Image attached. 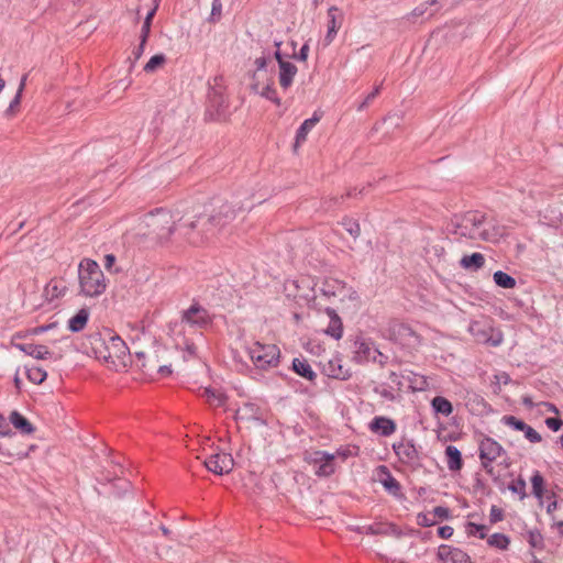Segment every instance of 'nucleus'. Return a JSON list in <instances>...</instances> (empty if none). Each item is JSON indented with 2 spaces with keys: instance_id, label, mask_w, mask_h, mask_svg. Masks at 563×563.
Instances as JSON below:
<instances>
[{
  "instance_id": "a18cd8bd",
  "label": "nucleus",
  "mask_w": 563,
  "mask_h": 563,
  "mask_svg": "<svg viewBox=\"0 0 563 563\" xmlns=\"http://www.w3.org/2000/svg\"><path fill=\"white\" fill-rule=\"evenodd\" d=\"M166 63V57L164 54H156L150 58V60L144 66V71L150 74L154 73L157 68L162 67Z\"/></svg>"
},
{
  "instance_id": "7c9ffc66",
  "label": "nucleus",
  "mask_w": 563,
  "mask_h": 563,
  "mask_svg": "<svg viewBox=\"0 0 563 563\" xmlns=\"http://www.w3.org/2000/svg\"><path fill=\"white\" fill-rule=\"evenodd\" d=\"M89 319V311L86 308L80 309L74 317L68 320L69 331L77 333L84 330Z\"/></svg>"
},
{
  "instance_id": "f3484780",
  "label": "nucleus",
  "mask_w": 563,
  "mask_h": 563,
  "mask_svg": "<svg viewBox=\"0 0 563 563\" xmlns=\"http://www.w3.org/2000/svg\"><path fill=\"white\" fill-rule=\"evenodd\" d=\"M376 350V347L373 346V343L364 338H356L354 341V356L353 360L356 363H366L372 361L373 358V351Z\"/></svg>"
},
{
  "instance_id": "412c9836",
  "label": "nucleus",
  "mask_w": 563,
  "mask_h": 563,
  "mask_svg": "<svg viewBox=\"0 0 563 563\" xmlns=\"http://www.w3.org/2000/svg\"><path fill=\"white\" fill-rule=\"evenodd\" d=\"M328 32L325 41L331 43L342 25L343 14L336 7H330L328 10Z\"/></svg>"
},
{
  "instance_id": "bb28decb",
  "label": "nucleus",
  "mask_w": 563,
  "mask_h": 563,
  "mask_svg": "<svg viewBox=\"0 0 563 563\" xmlns=\"http://www.w3.org/2000/svg\"><path fill=\"white\" fill-rule=\"evenodd\" d=\"M321 117L314 112L313 115L307 120H305L296 133L294 150L297 148L307 140L308 133L314 128V125L320 121Z\"/></svg>"
},
{
  "instance_id": "0eeeda50",
  "label": "nucleus",
  "mask_w": 563,
  "mask_h": 563,
  "mask_svg": "<svg viewBox=\"0 0 563 563\" xmlns=\"http://www.w3.org/2000/svg\"><path fill=\"white\" fill-rule=\"evenodd\" d=\"M388 339L407 350H413L420 345V336L406 323L393 321L389 323Z\"/></svg>"
},
{
  "instance_id": "cd10ccee",
  "label": "nucleus",
  "mask_w": 563,
  "mask_h": 563,
  "mask_svg": "<svg viewBox=\"0 0 563 563\" xmlns=\"http://www.w3.org/2000/svg\"><path fill=\"white\" fill-rule=\"evenodd\" d=\"M9 423L22 434H32L35 431L34 426L16 410L9 415Z\"/></svg>"
},
{
  "instance_id": "8fccbe9b",
  "label": "nucleus",
  "mask_w": 563,
  "mask_h": 563,
  "mask_svg": "<svg viewBox=\"0 0 563 563\" xmlns=\"http://www.w3.org/2000/svg\"><path fill=\"white\" fill-rule=\"evenodd\" d=\"M261 96L273 101L277 106H280L282 103L280 99L277 96L276 89L271 85H267L263 88V90L261 91Z\"/></svg>"
},
{
  "instance_id": "69168bd1",
  "label": "nucleus",
  "mask_w": 563,
  "mask_h": 563,
  "mask_svg": "<svg viewBox=\"0 0 563 563\" xmlns=\"http://www.w3.org/2000/svg\"><path fill=\"white\" fill-rule=\"evenodd\" d=\"M309 45L305 43L298 54H294V58L300 62H306L308 58Z\"/></svg>"
},
{
  "instance_id": "20e7f679",
  "label": "nucleus",
  "mask_w": 563,
  "mask_h": 563,
  "mask_svg": "<svg viewBox=\"0 0 563 563\" xmlns=\"http://www.w3.org/2000/svg\"><path fill=\"white\" fill-rule=\"evenodd\" d=\"M90 342L96 357L113 365L123 358L128 351L125 342L110 331L107 332L106 338H102L100 333L90 335Z\"/></svg>"
},
{
  "instance_id": "bf43d9fd",
  "label": "nucleus",
  "mask_w": 563,
  "mask_h": 563,
  "mask_svg": "<svg viewBox=\"0 0 563 563\" xmlns=\"http://www.w3.org/2000/svg\"><path fill=\"white\" fill-rule=\"evenodd\" d=\"M373 362H377L380 367H384L388 362V356L383 354L378 349L373 351Z\"/></svg>"
},
{
  "instance_id": "0e129e2a",
  "label": "nucleus",
  "mask_w": 563,
  "mask_h": 563,
  "mask_svg": "<svg viewBox=\"0 0 563 563\" xmlns=\"http://www.w3.org/2000/svg\"><path fill=\"white\" fill-rule=\"evenodd\" d=\"M11 433L8 420L0 415V437L10 435Z\"/></svg>"
},
{
  "instance_id": "7ed1b4c3",
  "label": "nucleus",
  "mask_w": 563,
  "mask_h": 563,
  "mask_svg": "<svg viewBox=\"0 0 563 563\" xmlns=\"http://www.w3.org/2000/svg\"><path fill=\"white\" fill-rule=\"evenodd\" d=\"M146 231L144 235L155 240L159 244H176V232L178 231V219L167 209H155L143 218Z\"/></svg>"
},
{
  "instance_id": "c756f323",
  "label": "nucleus",
  "mask_w": 563,
  "mask_h": 563,
  "mask_svg": "<svg viewBox=\"0 0 563 563\" xmlns=\"http://www.w3.org/2000/svg\"><path fill=\"white\" fill-rule=\"evenodd\" d=\"M448 468L452 472L460 471L463 467V460L460 450L454 445L445 448Z\"/></svg>"
},
{
  "instance_id": "5701e85b",
  "label": "nucleus",
  "mask_w": 563,
  "mask_h": 563,
  "mask_svg": "<svg viewBox=\"0 0 563 563\" xmlns=\"http://www.w3.org/2000/svg\"><path fill=\"white\" fill-rule=\"evenodd\" d=\"M235 419L263 421V412L257 405L245 402L235 411Z\"/></svg>"
},
{
  "instance_id": "5fc2aeb1",
  "label": "nucleus",
  "mask_w": 563,
  "mask_h": 563,
  "mask_svg": "<svg viewBox=\"0 0 563 563\" xmlns=\"http://www.w3.org/2000/svg\"><path fill=\"white\" fill-rule=\"evenodd\" d=\"M380 88L382 85L376 86L374 90L371 93H368L364 101L360 104L358 110H363L364 108H366L380 92Z\"/></svg>"
},
{
  "instance_id": "f704fd0d",
  "label": "nucleus",
  "mask_w": 563,
  "mask_h": 563,
  "mask_svg": "<svg viewBox=\"0 0 563 563\" xmlns=\"http://www.w3.org/2000/svg\"><path fill=\"white\" fill-rule=\"evenodd\" d=\"M26 79H27V75L25 74L22 76V78L20 80V85H19L18 91H16L14 98L11 100L8 109L4 112L7 117H12L15 113L18 107L20 106L22 92L26 85Z\"/></svg>"
},
{
  "instance_id": "09e8293b",
  "label": "nucleus",
  "mask_w": 563,
  "mask_h": 563,
  "mask_svg": "<svg viewBox=\"0 0 563 563\" xmlns=\"http://www.w3.org/2000/svg\"><path fill=\"white\" fill-rule=\"evenodd\" d=\"M487 527L475 522H467L466 532L470 536H477L479 539H485L487 533Z\"/></svg>"
},
{
  "instance_id": "39448f33",
  "label": "nucleus",
  "mask_w": 563,
  "mask_h": 563,
  "mask_svg": "<svg viewBox=\"0 0 563 563\" xmlns=\"http://www.w3.org/2000/svg\"><path fill=\"white\" fill-rule=\"evenodd\" d=\"M78 277L81 292L87 297L100 296L106 290L104 275L92 260H84L79 264Z\"/></svg>"
},
{
  "instance_id": "f257e3e1",
  "label": "nucleus",
  "mask_w": 563,
  "mask_h": 563,
  "mask_svg": "<svg viewBox=\"0 0 563 563\" xmlns=\"http://www.w3.org/2000/svg\"><path fill=\"white\" fill-rule=\"evenodd\" d=\"M448 233L456 241L465 238L490 243L499 242L507 234L505 225L481 211L455 216L448 225Z\"/></svg>"
},
{
  "instance_id": "a878e982",
  "label": "nucleus",
  "mask_w": 563,
  "mask_h": 563,
  "mask_svg": "<svg viewBox=\"0 0 563 563\" xmlns=\"http://www.w3.org/2000/svg\"><path fill=\"white\" fill-rule=\"evenodd\" d=\"M297 66L290 62H280L278 80L283 89H288L294 81L297 74Z\"/></svg>"
},
{
  "instance_id": "49530a36",
  "label": "nucleus",
  "mask_w": 563,
  "mask_h": 563,
  "mask_svg": "<svg viewBox=\"0 0 563 563\" xmlns=\"http://www.w3.org/2000/svg\"><path fill=\"white\" fill-rule=\"evenodd\" d=\"M341 224L354 239H357L360 236L361 227L356 220L351 218H344Z\"/></svg>"
},
{
  "instance_id": "e433bc0d",
  "label": "nucleus",
  "mask_w": 563,
  "mask_h": 563,
  "mask_svg": "<svg viewBox=\"0 0 563 563\" xmlns=\"http://www.w3.org/2000/svg\"><path fill=\"white\" fill-rule=\"evenodd\" d=\"M158 1L159 0H154V2H155L154 7L152 10L148 11V13L146 14L145 20L143 22V25L141 29V35H140V41H142L143 43H146L147 38L150 36L152 20L156 13L157 8H158Z\"/></svg>"
},
{
  "instance_id": "72a5a7b5",
  "label": "nucleus",
  "mask_w": 563,
  "mask_h": 563,
  "mask_svg": "<svg viewBox=\"0 0 563 563\" xmlns=\"http://www.w3.org/2000/svg\"><path fill=\"white\" fill-rule=\"evenodd\" d=\"M431 406L435 413H441L445 417L450 416L453 412L452 404L442 396H437L431 400Z\"/></svg>"
},
{
  "instance_id": "f03ea898",
  "label": "nucleus",
  "mask_w": 563,
  "mask_h": 563,
  "mask_svg": "<svg viewBox=\"0 0 563 563\" xmlns=\"http://www.w3.org/2000/svg\"><path fill=\"white\" fill-rule=\"evenodd\" d=\"M216 236V229L208 223L207 214L184 216L178 219L176 244L201 246Z\"/></svg>"
},
{
  "instance_id": "052dcab7",
  "label": "nucleus",
  "mask_w": 563,
  "mask_h": 563,
  "mask_svg": "<svg viewBox=\"0 0 563 563\" xmlns=\"http://www.w3.org/2000/svg\"><path fill=\"white\" fill-rule=\"evenodd\" d=\"M529 543L533 548H538L542 543V536L539 531H529Z\"/></svg>"
},
{
  "instance_id": "4468645a",
  "label": "nucleus",
  "mask_w": 563,
  "mask_h": 563,
  "mask_svg": "<svg viewBox=\"0 0 563 563\" xmlns=\"http://www.w3.org/2000/svg\"><path fill=\"white\" fill-rule=\"evenodd\" d=\"M481 462H494L506 455L504 448L493 438L485 437L478 446Z\"/></svg>"
},
{
  "instance_id": "dca6fc26",
  "label": "nucleus",
  "mask_w": 563,
  "mask_h": 563,
  "mask_svg": "<svg viewBox=\"0 0 563 563\" xmlns=\"http://www.w3.org/2000/svg\"><path fill=\"white\" fill-rule=\"evenodd\" d=\"M503 422L517 431H522L526 439L531 443H538L542 440L539 432L515 416H504Z\"/></svg>"
},
{
  "instance_id": "6ab92c4d",
  "label": "nucleus",
  "mask_w": 563,
  "mask_h": 563,
  "mask_svg": "<svg viewBox=\"0 0 563 563\" xmlns=\"http://www.w3.org/2000/svg\"><path fill=\"white\" fill-rule=\"evenodd\" d=\"M379 482L384 488L395 497L401 496V486L399 482L391 475L387 466L380 465L379 468Z\"/></svg>"
},
{
  "instance_id": "2f4dec72",
  "label": "nucleus",
  "mask_w": 563,
  "mask_h": 563,
  "mask_svg": "<svg viewBox=\"0 0 563 563\" xmlns=\"http://www.w3.org/2000/svg\"><path fill=\"white\" fill-rule=\"evenodd\" d=\"M484 264H485V257L481 253H473L471 255H464L460 261V265L464 269H470V271H477V269L482 268L484 266Z\"/></svg>"
},
{
  "instance_id": "9b49d317",
  "label": "nucleus",
  "mask_w": 563,
  "mask_h": 563,
  "mask_svg": "<svg viewBox=\"0 0 563 563\" xmlns=\"http://www.w3.org/2000/svg\"><path fill=\"white\" fill-rule=\"evenodd\" d=\"M203 464L213 474L223 475L229 474L233 470L234 460L229 453L218 452L206 459Z\"/></svg>"
},
{
  "instance_id": "6e6552de",
  "label": "nucleus",
  "mask_w": 563,
  "mask_h": 563,
  "mask_svg": "<svg viewBox=\"0 0 563 563\" xmlns=\"http://www.w3.org/2000/svg\"><path fill=\"white\" fill-rule=\"evenodd\" d=\"M321 292L328 298L340 297L342 301L344 298L351 301H357L360 298L354 289L347 287L344 282L334 278H328L323 282Z\"/></svg>"
},
{
  "instance_id": "393cba45",
  "label": "nucleus",
  "mask_w": 563,
  "mask_h": 563,
  "mask_svg": "<svg viewBox=\"0 0 563 563\" xmlns=\"http://www.w3.org/2000/svg\"><path fill=\"white\" fill-rule=\"evenodd\" d=\"M325 313L330 319L329 325L325 329V333L335 340H339L343 335V323L335 309L325 308Z\"/></svg>"
},
{
  "instance_id": "e2e57ef3",
  "label": "nucleus",
  "mask_w": 563,
  "mask_h": 563,
  "mask_svg": "<svg viewBox=\"0 0 563 563\" xmlns=\"http://www.w3.org/2000/svg\"><path fill=\"white\" fill-rule=\"evenodd\" d=\"M433 515L440 519H448L450 517V509L442 506L433 508Z\"/></svg>"
},
{
  "instance_id": "a211bd4d",
  "label": "nucleus",
  "mask_w": 563,
  "mask_h": 563,
  "mask_svg": "<svg viewBox=\"0 0 563 563\" xmlns=\"http://www.w3.org/2000/svg\"><path fill=\"white\" fill-rule=\"evenodd\" d=\"M13 346L36 360H47L53 355L48 347L42 344L13 343Z\"/></svg>"
},
{
  "instance_id": "4c0bfd02",
  "label": "nucleus",
  "mask_w": 563,
  "mask_h": 563,
  "mask_svg": "<svg viewBox=\"0 0 563 563\" xmlns=\"http://www.w3.org/2000/svg\"><path fill=\"white\" fill-rule=\"evenodd\" d=\"M335 472L334 466V455L328 454L325 459L318 465V468L316 470L317 476H330Z\"/></svg>"
},
{
  "instance_id": "3c124183",
  "label": "nucleus",
  "mask_w": 563,
  "mask_h": 563,
  "mask_svg": "<svg viewBox=\"0 0 563 563\" xmlns=\"http://www.w3.org/2000/svg\"><path fill=\"white\" fill-rule=\"evenodd\" d=\"M328 454L329 453L324 452V451H314V452L308 453L306 455L305 460L308 463H311V464H314V465H319L320 463H322V461L325 459V456Z\"/></svg>"
},
{
  "instance_id": "680f3d73",
  "label": "nucleus",
  "mask_w": 563,
  "mask_h": 563,
  "mask_svg": "<svg viewBox=\"0 0 563 563\" xmlns=\"http://www.w3.org/2000/svg\"><path fill=\"white\" fill-rule=\"evenodd\" d=\"M374 391H375L376 394H378L380 397H383V398H385V399H387V400L393 401V400H395V399H396L395 394H394L391 390L387 389V388H383V387H375V388H374Z\"/></svg>"
},
{
  "instance_id": "423d86ee",
  "label": "nucleus",
  "mask_w": 563,
  "mask_h": 563,
  "mask_svg": "<svg viewBox=\"0 0 563 563\" xmlns=\"http://www.w3.org/2000/svg\"><path fill=\"white\" fill-rule=\"evenodd\" d=\"M249 355L256 367L264 369L277 366L280 351L275 344H262L260 342H255L249 347Z\"/></svg>"
},
{
  "instance_id": "1a4fd4ad",
  "label": "nucleus",
  "mask_w": 563,
  "mask_h": 563,
  "mask_svg": "<svg viewBox=\"0 0 563 563\" xmlns=\"http://www.w3.org/2000/svg\"><path fill=\"white\" fill-rule=\"evenodd\" d=\"M208 223L216 229V235L236 218V209L229 202H223L210 214H207Z\"/></svg>"
},
{
  "instance_id": "a19ab883",
  "label": "nucleus",
  "mask_w": 563,
  "mask_h": 563,
  "mask_svg": "<svg viewBox=\"0 0 563 563\" xmlns=\"http://www.w3.org/2000/svg\"><path fill=\"white\" fill-rule=\"evenodd\" d=\"M202 397H206L209 405L214 406V407L222 406L227 400V397L224 394L219 393L212 388H205L203 393H202Z\"/></svg>"
},
{
  "instance_id": "58836bf2",
  "label": "nucleus",
  "mask_w": 563,
  "mask_h": 563,
  "mask_svg": "<svg viewBox=\"0 0 563 563\" xmlns=\"http://www.w3.org/2000/svg\"><path fill=\"white\" fill-rule=\"evenodd\" d=\"M532 494L542 503L544 495V478L539 471H536L531 476Z\"/></svg>"
},
{
  "instance_id": "aec40b11",
  "label": "nucleus",
  "mask_w": 563,
  "mask_h": 563,
  "mask_svg": "<svg viewBox=\"0 0 563 563\" xmlns=\"http://www.w3.org/2000/svg\"><path fill=\"white\" fill-rule=\"evenodd\" d=\"M369 429L374 433H378L383 437H389L395 432L396 423L390 418L378 416L371 421Z\"/></svg>"
},
{
  "instance_id": "4d7b16f0",
  "label": "nucleus",
  "mask_w": 563,
  "mask_h": 563,
  "mask_svg": "<svg viewBox=\"0 0 563 563\" xmlns=\"http://www.w3.org/2000/svg\"><path fill=\"white\" fill-rule=\"evenodd\" d=\"M470 332L476 336L478 340H483L485 341L487 339V335L485 332H483L481 329H479V323L478 322H472L470 324V328H468Z\"/></svg>"
},
{
  "instance_id": "13d9d810",
  "label": "nucleus",
  "mask_w": 563,
  "mask_h": 563,
  "mask_svg": "<svg viewBox=\"0 0 563 563\" xmlns=\"http://www.w3.org/2000/svg\"><path fill=\"white\" fill-rule=\"evenodd\" d=\"M545 424L551 430L559 431L563 426V421L560 418L550 417L545 419Z\"/></svg>"
},
{
  "instance_id": "ddd939ff",
  "label": "nucleus",
  "mask_w": 563,
  "mask_h": 563,
  "mask_svg": "<svg viewBox=\"0 0 563 563\" xmlns=\"http://www.w3.org/2000/svg\"><path fill=\"white\" fill-rule=\"evenodd\" d=\"M393 449L402 464L409 466L419 465V452L411 440L402 439L401 441L394 443Z\"/></svg>"
},
{
  "instance_id": "f8f14e48",
  "label": "nucleus",
  "mask_w": 563,
  "mask_h": 563,
  "mask_svg": "<svg viewBox=\"0 0 563 563\" xmlns=\"http://www.w3.org/2000/svg\"><path fill=\"white\" fill-rule=\"evenodd\" d=\"M313 280L309 277H301L296 280L288 282L286 284V290L288 296H292L295 299L311 300L314 299Z\"/></svg>"
},
{
  "instance_id": "4be33fe9",
  "label": "nucleus",
  "mask_w": 563,
  "mask_h": 563,
  "mask_svg": "<svg viewBox=\"0 0 563 563\" xmlns=\"http://www.w3.org/2000/svg\"><path fill=\"white\" fill-rule=\"evenodd\" d=\"M323 372L327 376L335 379L346 380L352 376V373L347 368H343L341 360L335 357L330 360L324 366Z\"/></svg>"
},
{
  "instance_id": "79ce46f5",
  "label": "nucleus",
  "mask_w": 563,
  "mask_h": 563,
  "mask_svg": "<svg viewBox=\"0 0 563 563\" xmlns=\"http://www.w3.org/2000/svg\"><path fill=\"white\" fill-rule=\"evenodd\" d=\"M487 543L499 550H507L510 544V539L504 533H494L487 539Z\"/></svg>"
},
{
  "instance_id": "774afa93",
  "label": "nucleus",
  "mask_w": 563,
  "mask_h": 563,
  "mask_svg": "<svg viewBox=\"0 0 563 563\" xmlns=\"http://www.w3.org/2000/svg\"><path fill=\"white\" fill-rule=\"evenodd\" d=\"M145 44L146 43H143L142 41H140L139 46L133 49V52H132L133 63L139 60L140 57L142 56L144 48H145Z\"/></svg>"
},
{
  "instance_id": "ea45409f",
  "label": "nucleus",
  "mask_w": 563,
  "mask_h": 563,
  "mask_svg": "<svg viewBox=\"0 0 563 563\" xmlns=\"http://www.w3.org/2000/svg\"><path fill=\"white\" fill-rule=\"evenodd\" d=\"M493 278L495 284L501 288L510 289L516 286V279L503 271L495 272Z\"/></svg>"
},
{
  "instance_id": "2eb2a0df",
  "label": "nucleus",
  "mask_w": 563,
  "mask_h": 563,
  "mask_svg": "<svg viewBox=\"0 0 563 563\" xmlns=\"http://www.w3.org/2000/svg\"><path fill=\"white\" fill-rule=\"evenodd\" d=\"M438 559L442 563H472L470 555L459 548L441 544L438 549Z\"/></svg>"
},
{
  "instance_id": "9d476101",
  "label": "nucleus",
  "mask_w": 563,
  "mask_h": 563,
  "mask_svg": "<svg viewBox=\"0 0 563 563\" xmlns=\"http://www.w3.org/2000/svg\"><path fill=\"white\" fill-rule=\"evenodd\" d=\"M181 321L191 328L205 329L211 324L212 319L207 309L194 303L183 312Z\"/></svg>"
},
{
  "instance_id": "b1692460",
  "label": "nucleus",
  "mask_w": 563,
  "mask_h": 563,
  "mask_svg": "<svg viewBox=\"0 0 563 563\" xmlns=\"http://www.w3.org/2000/svg\"><path fill=\"white\" fill-rule=\"evenodd\" d=\"M362 529L365 533L372 536H396L398 538L401 536V531L393 523L378 522L364 526Z\"/></svg>"
},
{
  "instance_id": "6e6d98bb",
  "label": "nucleus",
  "mask_w": 563,
  "mask_h": 563,
  "mask_svg": "<svg viewBox=\"0 0 563 563\" xmlns=\"http://www.w3.org/2000/svg\"><path fill=\"white\" fill-rule=\"evenodd\" d=\"M221 11H222V3H221V0H213L212 1V9H211V16H210V20L211 21H217L220 19L221 16Z\"/></svg>"
},
{
  "instance_id": "c03bdc74",
  "label": "nucleus",
  "mask_w": 563,
  "mask_h": 563,
  "mask_svg": "<svg viewBox=\"0 0 563 563\" xmlns=\"http://www.w3.org/2000/svg\"><path fill=\"white\" fill-rule=\"evenodd\" d=\"M26 376L30 382L38 385L46 379L47 373L41 367L32 366L26 367Z\"/></svg>"
},
{
  "instance_id": "338daca9",
  "label": "nucleus",
  "mask_w": 563,
  "mask_h": 563,
  "mask_svg": "<svg viewBox=\"0 0 563 563\" xmlns=\"http://www.w3.org/2000/svg\"><path fill=\"white\" fill-rule=\"evenodd\" d=\"M454 530L451 526H442L438 529V534L442 539H449L452 537Z\"/></svg>"
},
{
  "instance_id": "de8ad7c7",
  "label": "nucleus",
  "mask_w": 563,
  "mask_h": 563,
  "mask_svg": "<svg viewBox=\"0 0 563 563\" xmlns=\"http://www.w3.org/2000/svg\"><path fill=\"white\" fill-rule=\"evenodd\" d=\"M208 98H209L210 104L212 107H214L218 111H220L225 104V98L222 95V92L217 91L214 89H212L209 92Z\"/></svg>"
},
{
  "instance_id": "37998d69",
  "label": "nucleus",
  "mask_w": 563,
  "mask_h": 563,
  "mask_svg": "<svg viewBox=\"0 0 563 563\" xmlns=\"http://www.w3.org/2000/svg\"><path fill=\"white\" fill-rule=\"evenodd\" d=\"M526 488H527L526 481L521 476H519L516 481H512L508 485V489L511 493L517 494L519 496L520 500H523L528 496Z\"/></svg>"
},
{
  "instance_id": "c9c22d12",
  "label": "nucleus",
  "mask_w": 563,
  "mask_h": 563,
  "mask_svg": "<svg viewBox=\"0 0 563 563\" xmlns=\"http://www.w3.org/2000/svg\"><path fill=\"white\" fill-rule=\"evenodd\" d=\"M141 368L145 374H151L154 369L161 375H169L172 369L166 365H157L156 355L148 357V364L142 363Z\"/></svg>"
},
{
  "instance_id": "864d4df0",
  "label": "nucleus",
  "mask_w": 563,
  "mask_h": 563,
  "mask_svg": "<svg viewBox=\"0 0 563 563\" xmlns=\"http://www.w3.org/2000/svg\"><path fill=\"white\" fill-rule=\"evenodd\" d=\"M504 519V510L497 506H492L489 512V520L492 523L499 522Z\"/></svg>"
},
{
  "instance_id": "603ef678",
  "label": "nucleus",
  "mask_w": 563,
  "mask_h": 563,
  "mask_svg": "<svg viewBox=\"0 0 563 563\" xmlns=\"http://www.w3.org/2000/svg\"><path fill=\"white\" fill-rule=\"evenodd\" d=\"M481 463H482V467L492 477L493 482L495 484H499L500 475L495 470V466L493 465V462H481Z\"/></svg>"
},
{
  "instance_id": "c85d7f7f",
  "label": "nucleus",
  "mask_w": 563,
  "mask_h": 563,
  "mask_svg": "<svg viewBox=\"0 0 563 563\" xmlns=\"http://www.w3.org/2000/svg\"><path fill=\"white\" fill-rule=\"evenodd\" d=\"M292 371L299 376L308 379L309 382H314L317 378V373L312 369L310 364L305 358L295 357L292 360Z\"/></svg>"
},
{
  "instance_id": "473e14b6",
  "label": "nucleus",
  "mask_w": 563,
  "mask_h": 563,
  "mask_svg": "<svg viewBox=\"0 0 563 563\" xmlns=\"http://www.w3.org/2000/svg\"><path fill=\"white\" fill-rule=\"evenodd\" d=\"M66 291V286L63 280L53 278L49 280V283L46 285L44 292L45 296L49 299H56L62 297Z\"/></svg>"
}]
</instances>
